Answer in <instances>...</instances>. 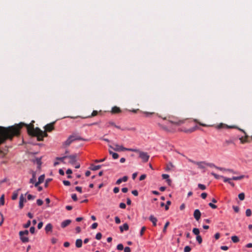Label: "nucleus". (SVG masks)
<instances>
[{
  "label": "nucleus",
  "instance_id": "c9c22d12",
  "mask_svg": "<svg viewBox=\"0 0 252 252\" xmlns=\"http://www.w3.org/2000/svg\"><path fill=\"white\" fill-rule=\"evenodd\" d=\"M196 239L199 244H201L202 242V238L199 235L196 236Z\"/></svg>",
  "mask_w": 252,
  "mask_h": 252
},
{
  "label": "nucleus",
  "instance_id": "4c0bfd02",
  "mask_svg": "<svg viewBox=\"0 0 252 252\" xmlns=\"http://www.w3.org/2000/svg\"><path fill=\"white\" fill-rule=\"evenodd\" d=\"M98 114V112L96 110H94L92 113V114L91 115V116H89L88 117L89 118H91V117H94L95 116H96Z\"/></svg>",
  "mask_w": 252,
  "mask_h": 252
},
{
  "label": "nucleus",
  "instance_id": "3c124183",
  "mask_svg": "<svg viewBox=\"0 0 252 252\" xmlns=\"http://www.w3.org/2000/svg\"><path fill=\"white\" fill-rule=\"evenodd\" d=\"M36 203L38 206H41L43 204V202L41 199H38L37 200Z\"/></svg>",
  "mask_w": 252,
  "mask_h": 252
},
{
  "label": "nucleus",
  "instance_id": "f8f14e48",
  "mask_svg": "<svg viewBox=\"0 0 252 252\" xmlns=\"http://www.w3.org/2000/svg\"><path fill=\"white\" fill-rule=\"evenodd\" d=\"M71 221L70 220H66L63 221L61 223V227L63 228L66 227L71 223Z\"/></svg>",
  "mask_w": 252,
  "mask_h": 252
},
{
  "label": "nucleus",
  "instance_id": "f257e3e1",
  "mask_svg": "<svg viewBox=\"0 0 252 252\" xmlns=\"http://www.w3.org/2000/svg\"><path fill=\"white\" fill-rule=\"evenodd\" d=\"M25 125L24 123L8 127L0 126V145L4 143L7 140H11L15 136L20 134V130ZM0 154L4 157L5 153L0 148Z\"/></svg>",
  "mask_w": 252,
  "mask_h": 252
},
{
  "label": "nucleus",
  "instance_id": "4d7b16f0",
  "mask_svg": "<svg viewBox=\"0 0 252 252\" xmlns=\"http://www.w3.org/2000/svg\"><path fill=\"white\" fill-rule=\"evenodd\" d=\"M0 202L1 205H3L4 203V195H2L0 198Z\"/></svg>",
  "mask_w": 252,
  "mask_h": 252
},
{
  "label": "nucleus",
  "instance_id": "cd10ccee",
  "mask_svg": "<svg viewBox=\"0 0 252 252\" xmlns=\"http://www.w3.org/2000/svg\"><path fill=\"white\" fill-rule=\"evenodd\" d=\"M231 240L234 243H238L239 241V239L237 236H233L231 237Z\"/></svg>",
  "mask_w": 252,
  "mask_h": 252
},
{
  "label": "nucleus",
  "instance_id": "2eb2a0df",
  "mask_svg": "<svg viewBox=\"0 0 252 252\" xmlns=\"http://www.w3.org/2000/svg\"><path fill=\"white\" fill-rule=\"evenodd\" d=\"M217 128L219 129L222 128H237L235 126H227L225 124H223L222 123L220 124L217 126Z\"/></svg>",
  "mask_w": 252,
  "mask_h": 252
},
{
  "label": "nucleus",
  "instance_id": "338daca9",
  "mask_svg": "<svg viewBox=\"0 0 252 252\" xmlns=\"http://www.w3.org/2000/svg\"><path fill=\"white\" fill-rule=\"evenodd\" d=\"M113 191L115 193H117L119 191V188L118 187H115L113 189Z\"/></svg>",
  "mask_w": 252,
  "mask_h": 252
},
{
  "label": "nucleus",
  "instance_id": "5fc2aeb1",
  "mask_svg": "<svg viewBox=\"0 0 252 252\" xmlns=\"http://www.w3.org/2000/svg\"><path fill=\"white\" fill-rule=\"evenodd\" d=\"M27 198L28 200H32L35 198V196L33 195H32L31 194H28L27 196Z\"/></svg>",
  "mask_w": 252,
  "mask_h": 252
},
{
  "label": "nucleus",
  "instance_id": "13d9d810",
  "mask_svg": "<svg viewBox=\"0 0 252 252\" xmlns=\"http://www.w3.org/2000/svg\"><path fill=\"white\" fill-rule=\"evenodd\" d=\"M209 206L213 209H216L217 208V206L212 203H209Z\"/></svg>",
  "mask_w": 252,
  "mask_h": 252
},
{
  "label": "nucleus",
  "instance_id": "de8ad7c7",
  "mask_svg": "<svg viewBox=\"0 0 252 252\" xmlns=\"http://www.w3.org/2000/svg\"><path fill=\"white\" fill-rule=\"evenodd\" d=\"M194 121L197 123H198L199 125L200 126H208L206 124H203V123H201L200 122H199L197 119H195L194 120Z\"/></svg>",
  "mask_w": 252,
  "mask_h": 252
},
{
  "label": "nucleus",
  "instance_id": "052dcab7",
  "mask_svg": "<svg viewBox=\"0 0 252 252\" xmlns=\"http://www.w3.org/2000/svg\"><path fill=\"white\" fill-rule=\"evenodd\" d=\"M119 206L122 209H125L126 208V205L124 203H121Z\"/></svg>",
  "mask_w": 252,
  "mask_h": 252
},
{
  "label": "nucleus",
  "instance_id": "2f4dec72",
  "mask_svg": "<svg viewBox=\"0 0 252 252\" xmlns=\"http://www.w3.org/2000/svg\"><path fill=\"white\" fill-rule=\"evenodd\" d=\"M45 176L44 175H42L39 176L38 178V182H39L40 184L43 182L44 180Z\"/></svg>",
  "mask_w": 252,
  "mask_h": 252
},
{
  "label": "nucleus",
  "instance_id": "ea45409f",
  "mask_svg": "<svg viewBox=\"0 0 252 252\" xmlns=\"http://www.w3.org/2000/svg\"><path fill=\"white\" fill-rule=\"evenodd\" d=\"M146 229V227L145 226H143L142 228H141V229L140 230V235L141 236H143L144 233V231H145Z\"/></svg>",
  "mask_w": 252,
  "mask_h": 252
},
{
  "label": "nucleus",
  "instance_id": "09e8293b",
  "mask_svg": "<svg viewBox=\"0 0 252 252\" xmlns=\"http://www.w3.org/2000/svg\"><path fill=\"white\" fill-rule=\"evenodd\" d=\"M102 234L101 233H97L95 236V238L97 240H100L101 238Z\"/></svg>",
  "mask_w": 252,
  "mask_h": 252
},
{
  "label": "nucleus",
  "instance_id": "a878e982",
  "mask_svg": "<svg viewBox=\"0 0 252 252\" xmlns=\"http://www.w3.org/2000/svg\"><path fill=\"white\" fill-rule=\"evenodd\" d=\"M67 158V156H64V157H57L56 158V159L57 160H60L62 162H63V163H65V162L64 161V160L65 159H66Z\"/></svg>",
  "mask_w": 252,
  "mask_h": 252
},
{
  "label": "nucleus",
  "instance_id": "e433bc0d",
  "mask_svg": "<svg viewBox=\"0 0 252 252\" xmlns=\"http://www.w3.org/2000/svg\"><path fill=\"white\" fill-rule=\"evenodd\" d=\"M246 215L247 217H250L252 215V211L251 209H248L246 211Z\"/></svg>",
  "mask_w": 252,
  "mask_h": 252
},
{
  "label": "nucleus",
  "instance_id": "f03ea898",
  "mask_svg": "<svg viewBox=\"0 0 252 252\" xmlns=\"http://www.w3.org/2000/svg\"><path fill=\"white\" fill-rule=\"evenodd\" d=\"M34 121H32L29 125L24 123L25 125L23 126L27 127L28 133L29 135L32 136H35L37 137V141H41L43 140L44 137H47L48 134L46 132H51L54 128V124L55 122H53L46 125L44 126L45 131L41 130L39 128H34L33 123Z\"/></svg>",
  "mask_w": 252,
  "mask_h": 252
},
{
  "label": "nucleus",
  "instance_id": "9d476101",
  "mask_svg": "<svg viewBox=\"0 0 252 252\" xmlns=\"http://www.w3.org/2000/svg\"><path fill=\"white\" fill-rule=\"evenodd\" d=\"M193 216L196 220H198L200 219L201 213L198 209L195 210Z\"/></svg>",
  "mask_w": 252,
  "mask_h": 252
},
{
  "label": "nucleus",
  "instance_id": "7c9ffc66",
  "mask_svg": "<svg viewBox=\"0 0 252 252\" xmlns=\"http://www.w3.org/2000/svg\"><path fill=\"white\" fill-rule=\"evenodd\" d=\"M36 179H35V173H33L32 174V177L31 178L30 180V183L32 184H34L35 182Z\"/></svg>",
  "mask_w": 252,
  "mask_h": 252
},
{
  "label": "nucleus",
  "instance_id": "603ef678",
  "mask_svg": "<svg viewBox=\"0 0 252 252\" xmlns=\"http://www.w3.org/2000/svg\"><path fill=\"white\" fill-rule=\"evenodd\" d=\"M197 128H198V127L197 126H195L190 128L189 130H188V131H189V132H192L195 131Z\"/></svg>",
  "mask_w": 252,
  "mask_h": 252
},
{
  "label": "nucleus",
  "instance_id": "a18cd8bd",
  "mask_svg": "<svg viewBox=\"0 0 252 252\" xmlns=\"http://www.w3.org/2000/svg\"><path fill=\"white\" fill-rule=\"evenodd\" d=\"M211 174L217 179L220 178L221 176L220 175H217V174L214 173L213 172L211 173Z\"/></svg>",
  "mask_w": 252,
  "mask_h": 252
},
{
  "label": "nucleus",
  "instance_id": "4468645a",
  "mask_svg": "<svg viewBox=\"0 0 252 252\" xmlns=\"http://www.w3.org/2000/svg\"><path fill=\"white\" fill-rule=\"evenodd\" d=\"M121 112L120 108L117 106H114L112 107L111 110V113L112 114H118Z\"/></svg>",
  "mask_w": 252,
  "mask_h": 252
},
{
  "label": "nucleus",
  "instance_id": "8fccbe9b",
  "mask_svg": "<svg viewBox=\"0 0 252 252\" xmlns=\"http://www.w3.org/2000/svg\"><path fill=\"white\" fill-rule=\"evenodd\" d=\"M170 204H171V201H167L166 202V205L165 206V210H168L169 209V205H170Z\"/></svg>",
  "mask_w": 252,
  "mask_h": 252
},
{
  "label": "nucleus",
  "instance_id": "ddd939ff",
  "mask_svg": "<svg viewBox=\"0 0 252 252\" xmlns=\"http://www.w3.org/2000/svg\"><path fill=\"white\" fill-rule=\"evenodd\" d=\"M149 220L153 223V224L154 226L157 225V222L158 220L156 217H155L153 215H151L149 217Z\"/></svg>",
  "mask_w": 252,
  "mask_h": 252
},
{
  "label": "nucleus",
  "instance_id": "79ce46f5",
  "mask_svg": "<svg viewBox=\"0 0 252 252\" xmlns=\"http://www.w3.org/2000/svg\"><path fill=\"white\" fill-rule=\"evenodd\" d=\"M31 224V221L30 220H28L27 221V222L24 225V227H25L26 228H28V227H29L30 226Z\"/></svg>",
  "mask_w": 252,
  "mask_h": 252
},
{
  "label": "nucleus",
  "instance_id": "5701e85b",
  "mask_svg": "<svg viewBox=\"0 0 252 252\" xmlns=\"http://www.w3.org/2000/svg\"><path fill=\"white\" fill-rule=\"evenodd\" d=\"M174 167V165L171 162H170L168 164H167L165 170L167 171H170Z\"/></svg>",
  "mask_w": 252,
  "mask_h": 252
},
{
  "label": "nucleus",
  "instance_id": "58836bf2",
  "mask_svg": "<svg viewBox=\"0 0 252 252\" xmlns=\"http://www.w3.org/2000/svg\"><path fill=\"white\" fill-rule=\"evenodd\" d=\"M198 187L201 190H205L206 189V186L203 184H199Z\"/></svg>",
  "mask_w": 252,
  "mask_h": 252
},
{
  "label": "nucleus",
  "instance_id": "c03bdc74",
  "mask_svg": "<svg viewBox=\"0 0 252 252\" xmlns=\"http://www.w3.org/2000/svg\"><path fill=\"white\" fill-rule=\"evenodd\" d=\"M144 114L145 115L146 117H149L151 115L155 114L154 112H144Z\"/></svg>",
  "mask_w": 252,
  "mask_h": 252
},
{
  "label": "nucleus",
  "instance_id": "680f3d73",
  "mask_svg": "<svg viewBox=\"0 0 252 252\" xmlns=\"http://www.w3.org/2000/svg\"><path fill=\"white\" fill-rule=\"evenodd\" d=\"M97 225H98L97 223L94 222L92 225L91 227L92 229H95L97 227Z\"/></svg>",
  "mask_w": 252,
  "mask_h": 252
},
{
  "label": "nucleus",
  "instance_id": "37998d69",
  "mask_svg": "<svg viewBox=\"0 0 252 252\" xmlns=\"http://www.w3.org/2000/svg\"><path fill=\"white\" fill-rule=\"evenodd\" d=\"M117 249L118 250H123L124 249V246L123 245V244H118L117 246Z\"/></svg>",
  "mask_w": 252,
  "mask_h": 252
},
{
  "label": "nucleus",
  "instance_id": "473e14b6",
  "mask_svg": "<svg viewBox=\"0 0 252 252\" xmlns=\"http://www.w3.org/2000/svg\"><path fill=\"white\" fill-rule=\"evenodd\" d=\"M169 221H167L164 226V227H163V230H162V232L163 233H165L166 232V229L167 228V227L168 226V225H169Z\"/></svg>",
  "mask_w": 252,
  "mask_h": 252
},
{
  "label": "nucleus",
  "instance_id": "4be33fe9",
  "mask_svg": "<svg viewBox=\"0 0 252 252\" xmlns=\"http://www.w3.org/2000/svg\"><path fill=\"white\" fill-rule=\"evenodd\" d=\"M75 245L77 248H80L82 245V241L81 239H78L76 241Z\"/></svg>",
  "mask_w": 252,
  "mask_h": 252
},
{
  "label": "nucleus",
  "instance_id": "7ed1b4c3",
  "mask_svg": "<svg viewBox=\"0 0 252 252\" xmlns=\"http://www.w3.org/2000/svg\"><path fill=\"white\" fill-rule=\"evenodd\" d=\"M131 152L138 153L139 155V158L141 159L143 162H147L148 161L150 156L147 152L141 151L137 149H132Z\"/></svg>",
  "mask_w": 252,
  "mask_h": 252
},
{
  "label": "nucleus",
  "instance_id": "f3484780",
  "mask_svg": "<svg viewBox=\"0 0 252 252\" xmlns=\"http://www.w3.org/2000/svg\"><path fill=\"white\" fill-rule=\"evenodd\" d=\"M53 229V226L51 223H48L45 228V230L46 233H48V232H50L52 231Z\"/></svg>",
  "mask_w": 252,
  "mask_h": 252
},
{
  "label": "nucleus",
  "instance_id": "c756f323",
  "mask_svg": "<svg viewBox=\"0 0 252 252\" xmlns=\"http://www.w3.org/2000/svg\"><path fill=\"white\" fill-rule=\"evenodd\" d=\"M192 232L194 234L196 235V236L199 235V234L200 233L199 229L197 228H194L192 230Z\"/></svg>",
  "mask_w": 252,
  "mask_h": 252
},
{
  "label": "nucleus",
  "instance_id": "a211bd4d",
  "mask_svg": "<svg viewBox=\"0 0 252 252\" xmlns=\"http://www.w3.org/2000/svg\"><path fill=\"white\" fill-rule=\"evenodd\" d=\"M20 239L23 243H27L29 241V239L26 235H19Z\"/></svg>",
  "mask_w": 252,
  "mask_h": 252
},
{
  "label": "nucleus",
  "instance_id": "393cba45",
  "mask_svg": "<svg viewBox=\"0 0 252 252\" xmlns=\"http://www.w3.org/2000/svg\"><path fill=\"white\" fill-rule=\"evenodd\" d=\"M101 165H91V170L95 171L99 169L101 167Z\"/></svg>",
  "mask_w": 252,
  "mask_h": 252
},
{
  "label": "nucleus",
  "instance_id": "aec40b11",
  "mask_svg": "<svg viewBox=\"0 0 252 252\" xmlns=\"http://www.w3.org/2000/svg\"><path fill=\"white\" fill-rule=\"evenodd\" d=\"M72 142H73V141L72 139V137L71 136H69L68 139L64 142V145L65 146H68Z\"/></svg>",
  "mask_w": 252,
  "mask_h": 252
},
{
  "label": "nucleus",
  "instance_id": "a19ab883",
  "mask_svg": "<svg viewBox=\"0 0 252 252\" xmlns=\"http://www.w3.org/2000/svg\"><path fill=\"white\" fill-rule=\"evenodd\" d=\"M184 252H189L191 251V248L189 246H186L184 248Z\"/></svg>",
  "mask_w": 252,
  "mask_h": 252
},
{
  "label": "nucleus",
  "instance_id": "6ab92c4d",
  "mask_svg": "<svg viewBox=\"0 0 252 252\" xmlns=\"http://www.w3.org/2000/svg\"><path fill=\"white\" fill-rule=\"evenodd\" d=\"M128 178L127 176H124L122 178L119 179L117 182L116 184L119 185L122 182H126L127 181Z\"/></svg>",
  "mask_w": 252,
  "mask_h": 252
},
{
  "label": "nucleus",
  "instance_id": "b1692460",
  "mask_svg": "<svg viewBox=\"0 0 252 252\" xmlns=\"http://www.w3.org/2000/svg\"><path fill=\"white\" fill-rule=\"evenodd\" d=\"M109 153L112 155L113 158L115 159H117L119 158V155L117 153H114L112 151L109 150Z\"/></svg>",
  "mask_w": 252,
  "mask_h": 252
},
{
  "label": "nucleus",
  "instance_id": "0e129e2a",
  "mask_svg": "<svg viewBox=\"0 0 252 252\" xmlns=\"http://www.w3.org/2000/svg\"><path fill=\"white\" fill-rule=\"evenodd\" d=\"M146 175L145 174H143L140 176V177L139 178V180L142 181V180H144L146 178Z\"/></svg>",
  "mask_w": 252,
  "mask_h": 252
},
{
  "label": "nucleus",
  "instance_id": "69168bd1",
  "mask_svg": "<svg viewBox=\"0 0 252 252\" xmlns=\"http://www.w3.org/2000/svg\"><path fill=\"white\" fill-rule=\"evenodd\" d=\"M63 184L65 186H69L70 185V182L68 181H66V180H64L63 181Z\"/></svg>",
  "mask_w": 252,
  "mask_h": 252
},
{
  "label": "nucleus",
  "instance_id": "f704fd0d",
  "mask_svg": "<svg viewBox=\"0 0 252 252\" xmlns=\"http://www.w3.org/2000/svg\"><path fill=\"white\" fill-rule=\"evenodd\" d=\"M221 178H222L223 179V181L225 183H229V181L232 180V178H228L225 177L224 176H221Z\"/></svg>",
  "mask_w": 252,
  "mask_h": 252
},
{
  "label": "nucleus",
  "instance_id": "774afa93",
  "mask_svg": "<svg viewBox=\"0 0 252 252\" xmlns=\"http://www.w3.org/2000/svg\"><path fill=\"white\" fill-rule=\"evenodd\" d=\"M30 231L31 233L33 234L35 232V228L34 226H32L30 229Z\"/></svg>",
  "mask_w": 252,
  "mask_h": 252
},
{
  "label": "nucleus",
  "instance_id": "6e6d98bb",
  "mask_svg": "<svg viewBox=\"0 0 252 252\" xmlns=\"http://www.w3.org/2000/svg\"><path fill=\"white\" fill-rule=\"evenodd\" d=\"M71 197L74 201H76L77 200V197L76 194H72Z\"/></svg>",
  "mask_w": 252,
  "mask_h": 252
},
{
  "label": "nucleus",
  "instance_id": "39448f33",
  "mask_svg": "<svg viewBox=\"0 0 252 252\" xmlns=\"http://www.w3.org/2000/svg\"><path fill=\"white\" fill-rule=\"evenodd\" d=\"M170 123L176 126H180L185 123V120H179L177 118H171L169 120Z\"/></svg>",
  "mask_w": 252,
  "mask_h": 252
},
{
  "label": "nucleus",
  "instance_id": "1a4fd4ad",
  "mask_svg": "<svg viewBox=\"0 0 252 252\" xmlns=\"http://www.w3.org/2000/svg\"><path fill=\"white\" fill-rule=\"evenodd\" d=\"M67 158H68V159H69L68 161V163H69L71 164H73L75 163V162L76 161V155H73L67 156Z\"/></svg>",
  "mask_w": 252,
  "mask_h": 252
},
{
  "label": "nucleus",
  "instance_id": "864d4df0",
  "mask_svg": "<svg viewBox=\"0 0 252 252\" xmlns=\"http://www.w3.org/2000/svg\"><path fill=\"white\" fill-rule=\"evenodd\" d=\"M232 208H233L234 211L236 213L239 212V207L236 206H233Z\"/></svg>",
  "mask_w": 252,
  "mask_h": 252
},
{
  "label": "nucleus",
  "instance_id": "0eeeda50",
  "mask_svg": "<svg viewBox=\"0 0 252 252\" xmlns=\"http://www.w3.org/2000/svg\"><path fill=\"white\" fill-rule=\"evenodd\" d=\"M189 161L197 165L198 167V168H201V169H203L205 168V165H206V162L205 161H199V162H197V161H195L193 160H191L190 159H189Z\"/></svg>",
  "mask_w": 252,
  "mask_h": 252
},
{
  "label": "nucleus",
  "instance_id": "20e7f679",
  "mask_svg": "<svg viewBox=\"0 0 252 252\" xmlns=\"http://www.w3.org/2000/svg\"><path fill=\"white\" fill-rule=\"evenodd\" d=\"M115 147L113 148L111 145H109V147L110 148H111L115 150V151L120 152L124 151H131L132 150V148H126L123 147L122 146L119 145L118 144H115Z\"/></svg>",
  "mask_w": 252,
  "mask_h": 252
},
{
  "label": "nucleus",
  "instance_id": "49530a36",
  "mask_svg": "<svg viewBox=\"0 0 252 252\" xmlns=\"http://www.w3.org/2000/svg\"><path fill=\"white\" fill-rule=\"evenodd\" d=\"M206 165H207L210 167H215L216 168V167H217V166H216L214 163H207L206 162Z\"/></svg>",
  "mask_w": 252,
  "mask_h": 252
},
{
  "label": "nucleus",
  "instance_id": "dca6fc26",
  "mask_svg": "<svg viewBox=\"0 0 252 252\" xmlns=\"http://www.w3.org/2000/svg\"><path fill=\"white\" fill-rule=\"evenodd\" d=\"M129 226L126 223L123 224L122 226H120V229L121 232H123L124 230L127 231L128 230Z\"/></svg>",
  "mask_w": 252,
  "mask_h": 252
},
{
  "label": "nucleus",
  "instance_id": "423d86ee",
  "mask_svg": "<svg viewBox=\"0 0 252 252\" xmlns=\"http://www.w3.org/2000/svg\"><path fill=\"white\" fill-rule=\"evenodd\" d=\"M239 130L242 131L243 133H245V137H241L239 138V140L240 141V142L242 144H244L245 143H250V140L248 139L249 136L246 134V132L243 130L239 128H237Z\"/></svg>",
  "mask_w": 252,
  "mask_h": 252
},
{
  "label": "nucleus",
  "instance_id": "9b49d317",
  "mask_svg": "<svg viewBox=\"0 0 252 252\" xmlns=\"http://www.w3.org/2000/svg\"><path fill=\"white\" fill-rule=\"evenodd\" d=\"M70 136L72 137V139L73 141L75 140H82V141L85 140V139L82 138L80 136H79V135L76 134H72Z\"/></svg>",
  "mask_w": 252,
  "mask_h": 252
},
{
  "label": "nucleus",
  "instance_id": "c85d7f7f",
  "mask_svg": "<svg viewBox=\"0 0 252 252\" xmlns=\"http://www.w3.org/2000/svg\"><path fill=\"white\" fill-rule=\"evenodd\" d=\"M19 235H26L27 236L29 234V231L27 230L24 231H21L19 233Z\"/></svg>",
  "mask_w": 252,
  "mask_h": 252
},
{
  "label": "nucleus",
  "instance_id": "e2e57ef3",
  "mask_svg": "<svg viewBox=\"0 0 252 252\" xmlns=\"http://www.w3.org/2000/svg\"><path fill=\"white\" fill-rule=\"evenodd\" d=\"M124 252H131V249H130V248L129 247H126L124 249Z\"/></svg>",
  "mask_w": 252,
  "mask_h": 252
},
{
  "label": "nucleus",
  "instance_id": "bb28decb",
  "mask_svg": "<svg viewBox=\"0 0 252 252\" xmlns=\"http://www.w3.org/2000/svg\"><path fill=\"white\" fill-rule=\"evenodd\" d=\"M244 175H241L240 176L235 177L234 176L232 178V180H240L244 178Z\"/></svg>",
  "mask_w": 252,
  "mask_h": 252
},
{
  "label": "nucleus",
  "instance_id": "6e6552de",
  "mask_svg": "<svg viewBox=\"0 0 252 252\" xmlns=\"http://www.w3.org/2000/svg\"><path fill=\"white\" fill-rule=\"evenodd\" d=\"M26 202V199L25 198L24 194H22L20 196L19 205V207L20 209H22L24 207V203Z\"/></svg>",
  "mask_w": 252,
  "mask_h": 252
},
{
  "label": "nucleus",
  "instance_id": "412c9836",
  "mask_svg": "<svg viewBox=\"0 0 252 252\" xmlns=\"http://www.w3.org/2000/svg\"><path fill=\"white\" fill-rule=\"evenodd\" d=\"M20 190V189H18L13 192V194L11 197L12 200H16L18 196V192Z\"/></svg>",
  "mask_w": 252,
  "mask_h": 252
},
{
  "label": "nucleus",
  "instance_id": "bf43d9fd",
  "mask_svg": "<svg viewBox=\"0 0 252 252\" xmlns=\"http://www.w3.org/2000/svg\"><path fill=\"white\" fill-rule=\"evenodd\" d=\"M115 222L117 224H119L121 222V220L118 217L115 218Z\"/></svg>",
  "mask_w": 252,
  "mask_h": 252
},
{
  "label": "nucleus",
  "instance_id": "72a5a7b5",
  "mask_svg": "<svg viewBox=\"0 0 252 252\" xmlns=\"http://www.w3.org/2000/svg\"><path fill=\"white\" fill-rule=\"evenodd\" d=\"M238 197L240 200H243L245 199V194L244 193L242 192L238 195Z\"/></svg>",
  "mask_w": 252,
  "mask_h": 252
}]
</instances>
